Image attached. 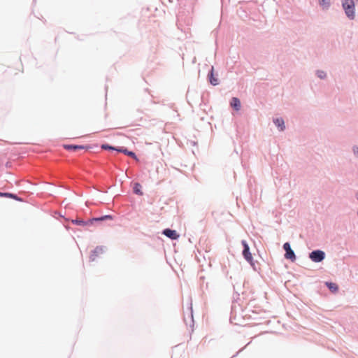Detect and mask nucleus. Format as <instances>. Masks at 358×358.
Here are the masks:
<instances>
[{
	"instance_id": "f257e3e1",
	"label": "nucleus",
	"mask_w": 358,
	"mask_h": 358,
	"mask_svg": "<svg viewBox=\"0 0 358 358\" xmlns=\"http://www.w3.org/2000/svg\"><path fill=\"white\" fill-rule=\"evenodd\" d=\"M343 8L346 15L351 20L355 17V6L353 0H343L342 3Z\"/></svg>"
},
{
	"instance_id": "f03ea898",
	"label": "nucleus",
	"mask_w": 358,
	"mask_h": 358,
	"mask_svg": "<svg viewBox=\"0 0 358 358\" xmlns=\"http://www.w3.org/2000/svg\"><path fill=\"white\" fill-rule=\"evenodd\" d=\"M107 220H113V217L111 215H104L100 217H96L93 218L92 220H90L87 222H85L83 220H72V222L73 224H76L77 225H87V224H92L94 222H99V221H103Z\"/></svg>"
},
{
	"instance_id": "7ed1b4c3",
	"label": "nucleus",
	"mask_w": 358,
	"mask_h": 358,
	"mask_svg": "<svg viewBox=\"0 0 358 358\" xmlns=\"http://www.w3.org/2000/svg\"><path fill=\"white\" fill-rule=\"evenodd\" d=\"M324 252L322 250L313 251L309 255L311 260L315 262H322L324 259Z\"/></svg>"
},
{
	"instance_id": "20e7f679",
	"label": "nucleus",
	"mask_w": 358,
	"mask_h": 358,
	"mask_svg": "<svg viewBox=\"0 0 358 358\" xmlns=\"http://www.w3.org/2000/svg\"><path fill=\"white\" fill-rule=\"evenodd\" d=\"M283 248L285 250V257L287 259L292 260V262H294L296 259V256L294 251L291 249L290 245L289 243H285L283 245Z\"/></svg>"
},
{
	"instance_id": "39448f33",
	"label": "nucleus",
	"mask_w": 358,
	"mask_h": 358,
	"mask_svg": "<svg viewBox=\"0 0 358 358\" xmlns=\"http://www.w3.org/2000/svg\"><path fill=\"white\" fill-rule=\"evenodd\" d=\"M242 245L244 248L243 251V255L248 262H252V256L250 252L249 246L245 241H242Z\"/></svg>"
},
{
	"instance_id": "423d86ee",
	"label": "nucleus",
	"mask_w": 358,
	"mask_h": 358,
	"mask_svg": "<svg viewBox=\"0 0 358 358\" xmlns=\"http://www.w3.org/2000/svg\"><path fill=\"white\" fill-rule=\"evenodd\" d=\"M163 234L166 236L169 237L172 240H176L179 238V234L175 230H172L170 229H166L163 231Z\"/></svg>"
},
{
	"instance_id": "0eeeda50",
	"label": "nucleus",
	"mask_w": 358,
	"mask_h": 358,
	"mask_svg": "<svg viewBox=\"0 0 358 358\" xmlns=\"http://www.w3.org/2000/svg\"><path fill=\"white\" fill-rule=\"evenodd\" d=\"M231 106L236 110H238L241 108L240 100L236 97L232 98L231 101Z\"/></svg>"
},
{
	"instance_id": "6e6552de",
	"label": "nucleus",
	"mask_w": 358,
	"mask_h": 358,
	"mask_svg": "<svg viewBox=\"0 0 358 358\" xmlns=\"http://www.w3.org/2000/svg\"><path fill=\"white\" fill-rule=\"evenodd\" d=\"M64 148L66 150H73V151L82 150L84 148V147L83 145H64Z\"/></svg>"
},
{
	"instance_id": "1a4fd4ad",
	"label": "nucleus",
	"mask_w": 358,
	"mask_h": 358,
	"mask_svg": "<svg viewBox=\"0 0 358 358\" xmlns=\"http://www.w3.org/2000/svg\"><path fill=\"white\" fill-rule=\"evenodd\" d=\"M275 124L280 129V131L284 130L285 129V122L284 120L281 118H277L274 120Z\"/></svg>"
},
{
	"instance_id": "9d476101",
	"label": "nucleus",
	"mask_w": 358,
	"mask_h": 358,
	"mask_svg": "<svg viewBox=\"0 0 358 358\" xmlns=\"http://www.w3.org/2000/svg\"><path fill=\"white\" fill-rule=\"evenodd\" d=\"M213 71H214V68H213V66H212L211 70L210 71V74H209L210 82L212 85H217L218 84V80H217V78L214 77Z\"/></svg>"
},
{
	"instance_id": "9b49d317",
	"label": "nucleus",
	"mask_w": 358,
	"mask_h": 358,
	"mask_svg": "<svg viewBox=\"0 0 358 358\" xmlns=\"http://www.w3.org/2000/svg\"><path fill=\"white\" fill-rule=\"evenodd\" d=\"M103 252V248L97 247L94 249V250L92 252V254L91 255V259L92 260L95 259V257L98 256V255Z\"/></svg>"
},
{
	"instance_id": "f8f14e48",
	"label": "nucleus",
	"mask_w": 358,
	"mask_h": 358,
	"mask_svg": "<svg viewBox=\"0 0 358 358\" xmlns=\"http://www.w3.org/2000/svg\"><path fill=\"white\" fill-rule=\"evenodd\" d=\"M117 151L120 152H123L125 155H129V156H130V157H133L134 159H137L134 152H131V151H128L127 149H123V148L117 149Z\"/></svg>"
},
{
	"instance_id": "ddd939ff",
	"label": "nucleus",
	"mask_w": 358,
	"mask_h": 358,
	"mask_svg": "<svg viewBox=\"0 0 358 358\" xmlns=\"http://www.w3.org/2000/svg\"><path fill=\"white\" fill-rule=\"evenodd\" d=\"M134 192L136 194H138V195H142L143 194V192L141 191V185L136 182L134 184Z\"/></svg>"
},
{
	"instance_id": "4468645a",
	"label": "nucleus",
	"mask_w": 358,
	"mask_h": 358,
	"mask_svg": "<svg viewBox=\"0 0 358 358\" xmlns=\"http://www.w3.org/2000/svg\"><path fill=\"white\" fill-rule=\"evenodd\" d=\"M326 285L332 292L338 291V287L336 284L333 282H327Z\"/></svg>"
},
{
	"instance_id": "2eb2a0df",
	"label": "nucleus",
	"mask_w": 358,
	"mask_h": 358,
	"mask_svg": "<svg viewBox=\"0 0 358 358\" xmlns=\"http://www.w3.org/2000/svg\"><path fill=\"white\" fill-rule=\"evenodd\" d=\"M320 5L327 8L330 4V0H319Z\"/></svg>"
},
{
	"instance_id": "dca6fc26",
	"label": "nucleus",
	"mask_w": 358,
	"mask_h": 358,
	"mask_svg": "<svg viewBox=\"0 0 358 358\" xmlns=\"http://www.w3.org/2000/svg\"><path fill=\"white\" fill-rule=\"evenodd\" d=\"M0 196H6V197H10V198H13V199H15L16 200H20L17 196H15V194H13L11 193H0Z\"/></svg>"
},
{
	"instance_id": "f3484780",
	"label": "nucleus",
	"mask_w": 358,
	"mask_h": 358,
	"mask_svg": "<svg viewBox=\"0 0 358 358\" xmlns=\"http://www.w3.org/2000/svg\"><path fill=\"white\" fill-rule=\"evenodd\" d=\"M317 76L320 78H324L326 76V74H325V73L324 71H317Z\"/></svg>"
},
{
	"instance_id": "a211bd4d",
	"label": "nucleus",
	"mask_w": 358,
	"mask_h": 358,
	"mask_svg": "<svg viewBox=\"0 0 358 358\" xmlns=\"http://www.w3.org/2000/svg\"><path fill=\"white\" fill-rule=\"evenodd\" d=\"M101 148L104 150H107V149H110V150H116L115 148L110 146V145H103L101 146Z\"/></svg>"
},
{
	"instance_id": "6ab92c4d",
	"label": "nucleus",
	"mask_w": 358,
	"mask_h": 358,
	"mask_svg": "<svg viewBox=\"0 0 358 358\" xmlns=\"http://www.w3.org/2000/svg\"><path fill=\"white\" fill-rule=\"evenodd\" d=\"M355 152L358 153V148H357V150L355 151Z\"/></svg>"
},
{
	"instance_id": "aec40b11",
	"label": "nucleus",
	"mask_w": 358,
	"mask_h": 358,
	"mask_svg": "<svg viewBox=\"0 0 358 358\" xmlns=\"http://www.w3.org/2000/svg\"><path fill=\"white\" fill-rule=\"evenodd\" d=\"M357 199H358V194H357Z\"/></svg>"
}]
</instances>
